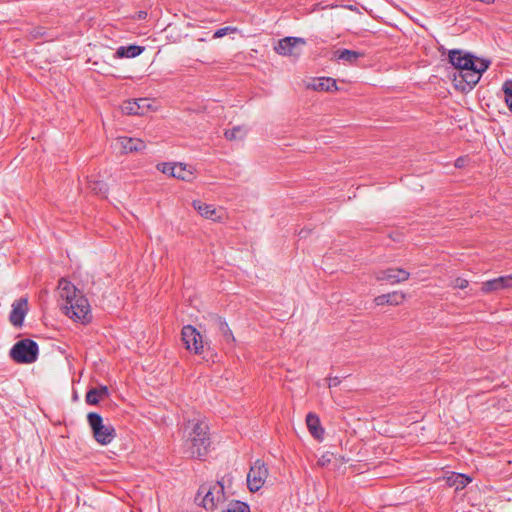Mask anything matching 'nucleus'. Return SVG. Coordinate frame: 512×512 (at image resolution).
Returning <instances> with one entry per match:
<instances>
[{
  "label": "nucleus",
  "instance_id": "nucleus-18",
  "mask_svg": "<svg viewBox=\"0 0 512 512\" xmlns=\"http://www.w3.org/2000/svg\"><path fill=\"white\" fill-rule=\"evenodd\" d=\"M306 425H307L309 432L315 439H317V440L323 439L324 429L321 426L319 417L315 413L309 412L306 415Z\"/></svg>",
  "mask_w": 512,
  "mask_h": 512
},
{
  "label": "nucleus",
  "instance_id": "nucleus-25",
  "mask_svg": "<svg viewBox=\"0 0 512 512\" xmlns=\"http://www.w3.org/2000/svg\"><path fill=\"white\" fill-rule=\"evenodd\" d=\"M470 482L471 478L461 473H454L447 479L448 485L455 490L464 489Z\"/></svg>",
  "mask_w": 512,
  "mask_h": 512
},
{
  "label": "nucleus",
  "instance_id": "nucleus-31",
  "mask_svg": "<svg viewBox=\"0 0 512 512\" xmlns=\"http://www.w3.org/2000/svg\"><path fill=\"white\" fill-rule=\"evenodd\" d=\"M156 168L161 171L162 173L170 176V177H173L174 174V170H175V163H169V162H162V163H158Z\"/></svg>",
  "mask_w": 512,
  "mask_h": 512
},
{
  "label": "nucleus",
  "instance_id": "nucleus-9",
  "mask_svg": "<svg viewBox=\"0 0 512 512\" xmlns=\"http://www.w3.org/2000/svg\"><path fill=\"white\" fill-rule=\"evenodd\" d=\"M449 62L454 66L457 72L468 71L470 68L479 64L477 57L470 53H463L461 50L453 49L448 54Z\"/></svg>",
  "mask_w": 512,
  "mask_h": 512
},
{
  "label": "nucleus",
  "instance_id": "nucleus-35",
  "mask_svg": "<svg viewBox=\"0 0 512 512\" xmlns=\"http://www.w3.org/2000/svg\"><path fill=\"white\" fill-rule=\"evenodd\" d=\"M467 161H468L467 157H459L455 160V167L463 168V167H465Z\"/></svg>",
  "mask_w": 512,
  "mask_h": 512
},
{
  "label": "nucleus",
  "instance_id": "nucleus-21",
  "mask_svg": "<svg viewBox=\"0 0 512 512\" xmlns=\"http://www.w3.org/2000/svg\"><path fill=\"white\" fill-rule=\"evenodd\" d=\"M215 322H216L219 332L222 335L223 340L227 344L233 345L235 343V337H234L231 329L229 328L228 323L221 317H216Z\"/></svg>",
  "mask_w": 512,
  "mask_h": 512
},
{
  "label": "nucleus",
  "instance_id": "nucleus-4",
  "mask_svg": "<svg viewBox=\"0 0 512 512\" xmlns=\"http://www.w3.org/2000/svg\"><path fill=\"white\" fill-rule=\"evenodd\" d=\"M88 424L92 430L94 439L101 445L110 444L116 436V431L111 424H104L99 413L89 412L87 415Z\"/></svg>",
  "mask_w": 512,
  "mask_h": 512
},
{
  "label": "nucleus",
  "instance_id": "nucleus-2",
  "mask_svg": "<svg viewBox=\"0 0 512 512\" xmlns=\"http://www.w3.org/2000/svg\"><path fill=\"white\" fill-rule=\"evenodd\" d=\"M490 61L481 59L479 64L468 71L454 73L453 81L455 88L461 92H468L479 82L481 75L489 68Z\"/></svg>",
  "mask_w": 512,
  "mask_h": 512
},
{
  "label": "nucleus",
  "instance_id": "nucleus-36",
  "mask_svg": "<svg viewBox=\"0 0 512 512\" xmlns=\"http://www.w3.org/2000/svg\"><path fill=\"white\" fill-rule=\"evenodd\" d=\"M340 383V380L338 377H334L330 379L329 387L337 386Z\"/></svg>",
  "mask_w": 512,
  "mask_h": 512
},
{
  "label": "nucleus",
  "instance_id": "nucleus-19",
  "mask_svg": "<svg viewBox=\"0 0 512 512\" xmlns=\"http://www.w3.org/2000/svg\"><path fill=\"white\" fill-rule=\"evenodd\" d=\"M109 395L108 387L101 385L98 388L90 389L85 396L86 403L89 405H97L99 398L107 397Z\"/></svg>",
  "mask_w": 512,
  "mask_h": 512
},
{
  "label": "nucleus",
  "instance_id": "nucleus-29",
  "mask_svg": "<svg viewBox=\"0 0 512 512\" xmlns=\"http://www.w3.org/2000/svg\"><path fill=\"white\" fill-rule=\"evenodd\" d=\"M244 134L245 133L242 130V128L240 126H236L232 129L226 130L224 133V136L227 140L232 141V140L243 138Z\"/></svg>",
  "mask_w": 512,
  "mask_h": 512
},
{
  "label": "nucleus",
  "instance_id": "nucleus-27",
  "mask_svg": "<svg viewBox=\"0 0 512 512\" xmlns=\"http://www.w3.org/2000/svg\"><path fill=\"white\" fill-rule=\"evenodd\" d=\"M89 188L96 195L106 197L108 193V186L103 181L93 180L89 181Z\"/></svg>",
  "mask_w": 512,
  "mask_h": 512
},
{
  "label": "nucleus",
  "instance_id": "nucleus-6",
  "mask_svg": "<svg viewBox=\"0 0 512 512\" xmlns=\"http://www.w3.org/2000/svg\"><path fill=\"white\" fill-rule=\"evenodd\" d=\"M64 310L65 314L74 321H79L83 324L91 321L90 305L85 296H78L70 304L64 305Z\"/></svg>",
  "mask_w": 512,
  "mask_h": 512
},
{
  "label": "nucleus",
  "instance_id": "nucleus-23",
  "mask_svg": "<svg viewBox=\"0 0 512 512\" xmlns=\"http://www.w3.org/2000/svg\"><path fill=\"white\" fill-rule=\"evenodd\" d=\"M314 90L317 91H336L338 89L335 79L330 77H321L314 81L312 85Z\"/></svg>",
  "mask_w": 512,
  "mask_h": 512
},
{
  "label": "nucleus",
  "instance_id": "nucleus-26",
  "mask_svg": "<svg viewBox=\"0 0 512 512\" xmlns=\"http://www.w3.org/2000/svg\"><path fill=\"white\" fill-rule=\"evenodd\" d=\"M173 177L186 181L191 182L194 179V173L191 170L190 167H188L186 164L183 163H175V170H174Z\"/></svg>",
  "mask_w": 512,
  "mask_h": 512
},
{
  "label": "nucleus",
  "instance_id": "nucleus-30",
  "mask_svg": "<svg viewBox=\"0 0 512 512\" xmlns=\"http://www.w3.org/2000/svg\"><path fill=\"white\" fill-rule=\"evenodd\" d=\"M503 92L505 96V102L512 113V80L506 81L503 84Z\"/></svg>",
  "mask_w": 512,
  "mask_h": 512
},
{
  "label": "nucleus",
  "instance_id": "nucleus-37",
  "mask_svg": "<svg viewBox=\"0 0 512 512\" xmlns=\"http://www.w3.org/2000/svg\"><path fill=\"white\" fill-rule=\"evenodd\" d=\"M147 13L144 11L139 12V19H144L146 17Z\"/></svg>",
  "mask_w": 512,
  "mask_h": 512
},
{
  "label": "nucleus",
  "instance_id": "nucleus-17",
  "mask_svg": "<svg viewBox=\"0 0 512 512\" xmlns=\"http://www.w3.org/2000/svg\"><path fill=\"white\" fill-rule=\"evenodd\" d=\"M405 294L399 291H393L391 293L378 295L374 298V302L377 306L383 305H400L405 300Z\"/></svg>",
  "mask_w": 512,
  "mask_h": 512
},
{
  "label": "nucleus",
  "instance_id": "nucleus-10",
  "mask_svg": "<svg viewBox=\"0 0 512 512\" xmlns=\"http://www.w3.org/2000/svg\"><path fill=\"white\" fill-rule=\"evenodd\" d=\"M306 40L301 37H285L278 41L275 51L282 56H299L300 51L297 50L298 45H305Z\"/></svg>",
  "mask_w": 512,
  "mask_h": 512
},
{
  "label": "nucleus",
  "instance_id": "nucleus-13",
  "mask_svg": "<svg viewBox=\"0 0 512 512\" xmlns=\"http://www.w3.org/2000/svg\"><path fill=\"white\" fill-rule=\"evenodd\" d=\"M410 273L402 268H388L380 271L376 279L378 281H388L391 284H396L408 280Z\"/></svg>",
  "mask_w": 512,
  "mask_h": 512
},
{
  "label": "nucleus",
  "instance_id": "nucleus-12",
  "mask_svg": "<svg viewBox=\"0 0 512 512\" xmlns=\"http://www.w3.org/2000/svg\"><path fill=\"white\" fill-rule=\"evenodd\" d=\"M58 290L61 299L65 301V305L76 300L78 296H84V294L73 283L64 278L59 280Z\"/></svg>",
  "mask_w": 512,
  "mask_h": 512
},
{
  "label": "nucleus",
  "instance_id": "nucleus-8",
  "mask_svg": "<svg viewBox=\"0 0 512 512\" xmlns=\"http://www.w3.org/2000/svg\"><path fill=\"white\" fill-rule=\"evenodd\" d=\"M182 341L185 348L195 354H201L204 349V344L201 334L192 325H186L181 331Z\"/></svg>",
  "mask_w": 512,
  "mask_h": 512
},
{
  "label": "nucleus",
  "instance_id": "nucleus-22",
  "mask_svg": "<svg viewBox=\"0 0 512 512\" xmlns=\"http://www.w3.org/2000/svg\"><path fill=\"white\" fill-rule=\"evenodd\" d=\"M363 56V53L349 49H340L334 52V57L343 60L349 64H355L357 60Z\"/></svg>",
  "mask_w": 512,
  "mask_h": 512
},
{
  "label": "nucleus",
  "instance_id": "nucleus-33",
  "mask_svg": "<svg viewBox=\"0 0 512 512\" xmlns=\"http://www.w3.org/2000/svg\"><path fill=\"white\" fill-rule=\"evenodd\" d=\"M453 287L458 289H465L468 287V280L458 277L454 280Z\"/></svg>",
  "mask_w": 512,
  "mask_h": 512
},
{
  "label": "nucleus",
  "instance_id": "nucleus-15",
  "mask_svg": "<svg viewBox=\"0 0 512 512\" xmlns=\"http://www.w3.org/2000/svg\"><path fill=\"white\" fill-rule=\"evenodd\" d=\"M150 108L147 98H139L125 101L122 111L127 115H143Z\"/></svg>",
  "mask_w": 512,
  "mask_h": 512
},
{
  "label": "nucleus",
  "instance_id": "nucleus-7",
  "mask_svg": "<svg viewBox=\"0 0 512 512\" xmlns=\"http://www.w3.org/2000/svg\"><path fill=\"white\" fill-rule=\"evenodd\" d=\"M268 477V468L266 464L258 459L250 467L247 475V485L251 492L259 491Z\"/></svg>",
  "mask_w": 512,
  "mask_h": 512
},
{
  "label": "nucleus",
  "instance_id": "nucleus-3",
  "mask_svg": "<svg viewBox=\"0 0 512 512\" xmlns=\"http://www.w3.org/2000/svg\"><path fill=\"white\" fill-rule=\"evenodd\" d=\"M39 346L32 339H22L16 342L10 350V357L19 364H31L38 359Z\"/></svg>",
  "mask_w": 512,
  "mask_h": 512
},
{
  "label": "nucleus",
  "instance_id": "nucleus-28",
  "mask_svg": "<svg viewBox=\"0 0 512 512\" xmlns=\"http://www.w3.org/2000/svg\"><path fill=\"white\" fill-rule=\"evenodd\" d=\"M223 512H250L249 506L242 501H232Z\"/></svg>",
  "mask_w": 512,
  "mask_h": 512
},
{
  "label": "nucleus",
  "instance_id": "nucleus-14",
  "mask_svg": "<svg viewBox=\"0 0 512 512\" xmlns=\"http://www.w3.org/2000/svg\"><path fill=\"white\" fill-rule=\"evenodd\" d=\"M507 288H512V274L500 276L483 282L481 286V291L487 294Z\"/></svg>",
  "mask_w": 512,
  "mask_h": 512
},
{
  "label": "nucleus",
  "instance_id": "nucleus-34",
  "mask_svg": "<svg viewBox=\"0 0 512 512\" xmlns=\"http://www.w3.org/2000/svg\"><path fill=\"white\" fill-rule=\"evenodd\" d=\"M45 35V29L43 27H36L30 32V36L34 39Z\"/></svg>",
  "mask_w": 512,
  "mask_h": 512
},
{
  "label": "nucleus",
  "instance_id": "nucleus-32",
  "mask_svg": "<svg viewBox=\"0 0 512 512\" xmlns=\"http://www.w3.org/2000/svg\"><path fill=\"white\" fill-rule=\"evenodd\" d=\"M237 31V28L236 27H231V26H227V27H224V28H220L218 30H216L213 34V38H221L229 33H233V32H236Z\"/></svg>",
  "mask_w": 512,
  "mask_h": 512
},
{
  "label": "nucleus",
  "instance_id": "nucleus-11",
  "mask_svg": "<svg viewBox=\"0 0 512 512\" xmlns=\"http://www.w3.org/2000/svg\"><path fill=\"white\" fill-rule=\"evenodd\" d=\"M28 298L20 297L12 303V310L9 314V321L15 327H21L24 322V318L28 313Z\"/></svg>",
  "mask_w": 512,
  "mask_h": 512
},
{
  "label": "nucleus",
  "instance_id": "nucleus-20",
  "mask_svg": "<svg viewBox=\"0 0 512 512\" xmlns=\"http://www.w3.org/2000/svg\"><path fill=\"white\" fill-rule=\"evenodd\" d=\"M143 46L139 45H128L120 46L115 53L117 58H134L139 56L144 51Z\"/></svg>",
  "mask_w": 512,
  "mask_h": 512
},
{
  "label": "nucleus",
  "instance_id": "nucleus-1",
  "mask_svg": "<svg viewBox=\"0 0 512 512\" xmlns=\"http://www.w3.org/2000/svg\"><path fill=\"white\" fill-rule=\"evenodd\" d=\"M184 441L181 447L183 457L203 459L210 446L209 427L203 421H188L183 430Z\"/></svg>",
  "mask_w": 512,
  "mask_h": 512
},
{
  "label": "nucleus",
  "instance_id": "nucleus-5",
  "mask_svg": "<svg viewBox=\"0 0 512 512\" xmlns=\"http://www.w3.org/2000/svg\"><path fill=\"white\" fill-rule=\"evenodd\" d=\"M203 494L202 505L205 509H214L219 503L224 502L225 492L224 485L221 481L214 484H203L199 487L198 495Z\"/></svg>",
  "mask_w": 512,
  "mask_h": 512
},
{
  "label": "nucleus",
  "instance_id": "nucleus-24",
  "mask_svg": "<svg viewBox=\"0 0 512 512\" xmlns=\"http://www.w3.org/2000/svg\"><path fill=\"white\" fill-rule=\"evenodd\" d=\"M193 207L201 216L211 220L215 219L216 209L213 205L203 203L200 200H195L193 201Z\"/></svg>",
  "mask_w": 512,
  "mask_h": 512
},
{
  "label": "nucleus",
  "instance_id": "nucleus-16",
  "mask_svg": "<svg viewBox=\"0 0 512 512\" xmlns=\"http://www.w3.org/2000/svg\"><path fill=\"white\" fill-rule=\"evenodd\" d=\"M116 143L124 154L143 151L146 148L145 142L138 138L118 137Z\"/></svg>",
  "mask_w": 512,
  "mask_h": 512
}]
</instances>
